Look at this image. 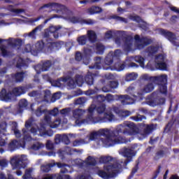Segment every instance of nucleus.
I'll use <instances>...</instances> for the list:
<instances>
[{
  "label": "nucleus",
  "instance_id": "1",
  "mask_svg": "<svg viewBox=\"0 0 179 179\" xmlns=\"http://www.w3.org/2000/svg\"><path fill=\"white\" fill-rule=\"evenodd\" d=\"M100 136H105L106 138H100L99 141L101 142L104 148H110L114 146V145H121L122 143H125V138L124 137H118L115 139H109L108 136V129H101L96 131H94L90 134V141H94Z\"/></svg>",
  "mask_w": 179,
  "mask_h": 179
},
{
  "label": "nucleus",
  "instance_id": "2",
  "mask_svg": "<svg viewBox=\"0 0 179 179\" xmlns=\"http://www.w3.org/2000/svg\"><path fill=\"white\" fill-rule=\"evenodd\" d=\"M120 134H123V135H129L130 136L132 135H136L138 132L136 131V126L134 122H131L126 124H120L117 126L116 130H110L108 129V138L109 139H113V138H122V136H118Z\"/></svg>",
  "mask_w": 179,
  "mask_h": 179
},
{
  "label": "nucleus",
  "instance_id": "3",
  "mask_svg": "<svg viewBox=\"0 0 179 179\" xmlns=\"http://www.w3.org/2000/svg\"><path fill=\"white\" fill-rule=\"evenodd\" d=\"M121 152L122 156L127 158L125 161L120 160L115 164H111V165L107 166L106 170H110L111 169H121L123 167H127L128 163H131V162H132V159H134L136 155V152H135L134 148H131L124 147L122 148Z\"/></svg>",
  "mask_w": 179,
  "mask_h": 179
},
{
  "label": "nucleus",
  "instance_id": "4",
  "mask_svg": "<svg viewBox=\"0 0 179 179\" xmlns=\"http://www.w3.org/2000/svg\"><path fill=\"white\" fill-rule=\"evenodd\" d=\"M93 54V51L92 49L85 48L83 55L80 52H76L75 55V59L77 62H80L83 61L85 65H89L90 63V57Z\"/></svg>",
  "mask_w": 179,
  "mask_h": 179
},
{
  "label": "nucleus",
  "instance_id": "5",
  "mask_svg": "<svg viewBox=\"0 0 179 179\" xmlns=\"http://www.w3.org/2000/svg\"><path fill=\"white\" fill-rule=\"evenodd\" d=\"M143 80H147L152 82L153 83H157V85H164L167 83V75L162 74L157 76H150L148 74H144L142 76Z\"/></svg>",
  "mask_w": 179,
  "mask_h": 179
},
{
  "label": "nucleus",
  "instance_id": "6",
  "mask_svg": "<svg viewBox=\"0 0 179 179\" xmlns=\"http://www.w3.org/2000/svg\"><path fill=\"white\" fill-rule=\"evenodd\" d=\"M27 158L26 155H21V157H13L10 159V164L14 169H26L27 166Z\"/></svg>",
  "mask_w": 179,
  "mask_h": 179
},
{
  "label": "nucleus",
  "instance_id": "7",
  "mask_svg": "<svg viewBox=\"0 0 179 179\" xmlns=\"http://www.w3.org/2000/svg\"><path fill=\"white\" fill-rule=\"evenodd\" d=\"M159 33L161 36H163L165 38L169 40L173 45H175V47H179V43L176 41V40H177V36L176 34L163 28H160L159 29Z\"/></svg>",
  "mask_w": 179,
  "mask_h": 179
},
{
  "label": "nucleus",
  "instance_id": "8",
  "mask_svg": "<svg viewBox=\"0 0 179 179\" xmlns=\"http://www.w3.org/2000/svg\"><path fill=\"white\" fill-rule=\"evenodd\" d=\"M134 40L137 43H141L136 44V47L137 50H143L145 47H148V45H150V44L153 43V40H152V38H149L146 36H143L141 38V36L139 35L134 36Z\"/></svg>",
  "mask_w": 179,
  "mask_h": 179
},
{
  "label": "nucleus",
  "instance_id": "9",
  "mask_svg": "<svg viewBox=\"0 0 179 179\" xmlns=\"http://www.w3.org/2000/svg\"><path fill=\"white\" fill-rule=\"evenodd\" d=\"M108 166H111V164L104 166V169L108 172L104 170H98L96 172L97 176L103 179H111L114 178V177H116L117 173H115V169L119 168H112L110 170H107V167H108Z\"/></svg>",
  "mask_w": 179,
  "mask_h": 179
},
{
  "label": "nucleus",
  "instance_id": "10",
  "mask_svg": "<svg viewBox=\"0 0 179 179\" xmlns=\"http://www.w3.org/2000/svg\"><path fill=\"white\" fill-rule=\"evenodd\" d=\"M96 106H91L88 108V115L85 119L81 120V124H97L99 117H94Z\"/></svg>",
  "mask_w": 179,
  "mask_h": 179
},
{
  "label": "nucleus",
  "instance_id": "11",
  "mask_svg": "<svg viewBox=\"0 0 179 179\" xmlns=\"http://www.w3.org/2000/svg\"><path fill=\"white\" fill-rule=\"evenodd\" d=\"M34 87H36L34 83H29L24 86L15 87L13 90V93L15 96H22V94H24L27 92H29V90L34 89Z\"/></svg>",
  "mask_w": 179,
  "mask_h": 179
},
{
  "label": "nucleus",
  "instance_id": "12",
  "mask_svg": "<svg viewBox=\"0 0 179 179\" xmlns=\"http://www.w3.org/2000/svg\"><path fill=\"white\" fill-rule=\"evenodd\" d=\"M52 66V62L51 60H43L41 64H38L34 66V69L36 73H41L42 72H47Z\"/></svg>",
  "mask_w": 179,
  "mask_h": 179
},
{
  "label": "nucleus",
  "instance_id": "13",
  "mask_svg": "<svg viewBox=\"0 0 179 179\" xmlns=\"http://www.w3.org/2000/svg\"><path fill=\"white\" fill-rule=\"evenodd\" d=\"M61 36V27L52 26L49 28L48 31H45L44 37L49 38V37H53V38H58Z\"/></svg>",
  "mask_w": 179,
  "mask_h": 179
},
{
  "label": "nucleus",
  "instance_id": "14",
  "mask_svg": "<svg viewBox=\"0 0 179 179\" xmlns=\"http://www.w3.org/2000/svg\"><path fill=\"white\" fill-rule=\"evenodd\" d=\"M71 22L72 23H80V24H88V25H93L96 23V21L92 19H87L85 20L80 17H72L71 18Z\"/></svg>",
  "mask_w": 179,
  "mask_h": 179
},
{
  "label": "nucleus",
  "instance_id": "15",
  "mask_svg": "<svg viewBox=\"0 0 179 179\" xmlns=\"http://www.w3.org/2000/svg\"><path fill=\"white\" fill-rule=\"evenodd\" d=\"M88 50H92V54L95 52L99 55H103L104 54V51H106V46L101 43H96L92 46H90Z\"/></svg>",
  "mask_w": 179,
  "mask_h": 179
},
{
  "label": "nucleus",
  "instance_id": "16",
  "mask_svg": "<svg viewBox=\"0 0 179 179\" xmlns=\"http://www.w3.org/2000/svg\"><path fill=\"white\" fill-rule=\"evenodd\" d=\"M55 166H57L59 168H61L65 167V166L66 165L64 163L54 162L46 165L41 166V169L43 173H48L49 171H51V169H52V167H55Z\"/></svg>",
  "mask_w": 179,
  "mask_h": 179
},
{
  "label": "nucleus",
  "instance_id": "17",
  "mask_svg": "<svg viewBox=\"0 0 179 179\" xmlns=\"http://www.w3.org/2000/svg\"><path fill=\"white\" fill-rule=\"evenodd\" d=\"M154 90L155 85H153V83H148L144 87L141 92H138L136 94L134 95V97H135V99L142 97L143 93H150V92H153Z\"/></svg>",
  "mask_w": 179,
  "mask_h": 179
},
{
  "label": "nucleus",
  "instance_id": "18",
  "mask_svg": "<svg viewBox=\"0 0 179 179\" xmlns=\"http://www.w3.org/2000/svg\"><path fill=\"white\" fill-rule=\"evenodd\" d=\"M117 99L118 100H120V101H121V103L123 106H127L128 104H134V103H135V100L127 94L118 95Z\"/></svg>",
  "mask_w": 179,
  "mask_h": 179
},
{
  "label": "nucleus",
  "instance_id": "19",
  "mask_svg": "<svg viewBox=\"0 0 179 179\" xmlns=\"http://www.w3.org/2000/svg\"><path fill=\"white\" fill-rule=\"evenodd\" d=\"M83 114H85V110L82 109H76L73 111V117L76 120V123L78 124V125H82V124H86L82 123V121L80 122L79 120L82 118Z\"/></svg>",
  "mask_w": 179,
  "mask_h": 179
},
{
  "label": "nucleus",
  "instance_id": "20",
  "mask_svg": "<svg viewBox=\"0 0 179 179\" xmlns=\"http://www.w3.org/2000/svg\"><path fill=\"white\" fill-rule=\"evenodd\" d=\"M61 47V43L58 42H50L46 44L48 52H54V51H58V50H60Z\"/></svg>",
  "mask_w": 179,
  "mask_h": 179
},
{
  "label": "nucleus",
  "instance_id": "21",
  "mask_svg": "<svg viewBox=\"0 0 179 179\" xmlns=\"http://www.w3.org/2000/svg\"><path fill=\"white\" fill-rule=\"evenodd\" d=\"M118 85V81H110L108 85L102 87V92L104 93H110L113 89H117Z\"/></svg>",
  "mask_w": 179,
  "mask_h": 179
},
{
  "label": "nucleus",
  "instance_id": "22",
  "mask_svg": "<svg viewBox=\"0 0 179 179\" xmlns=\"http://www.w3.org/2000/svg\"><path fill=\"white\" fill-rule=\"evenodd\" d=\"M62 142L66 145H69V138L66 135L56 134L55 137V143L59 145Z\"/></svg>",
  "mask_w": 179,
  "mask_h": 179
},
{
  "label": "nucleus",
  "instance_id": "23",
  "mask_svg": "<svg viewBox=\"0 0 179 179\" xmlns=\"http://www.w3.org/2000/svg\"><path fill=\"white\" fill-rule=\"evenodd\" d=\"M134 43V38L131 36H127L124 38V47L125 51L127 52H131L132 51V45Z\"/></svg>",
  "mask_w": 179,
  "mask_h": 179
},
{
  "label": "nucleus",
  "instance_id": "24",
  "mask_svg": "<svg viewBox=\"0 0 179 179\" xmlns=\"http://www.w3.org/2000/svg\"><path fill=\"white\" fill-rule=\"evenodd\" d=\"M11 78L15 83H22L24 80V72L22 71L11 74Z\"/></svg>",
  "mask_w": 179,
  "mask_h": 179
},
{
  "label": "nucleus",
  "instance_id": "25",
  "mask_svg": "<svg viewBox=\"0 0 179 179\" xmlns=\"http://www.w3.org/2000/svg\"><path fill=\"white\" fill-rule=\"evenodd\" d=\"M114 120V115L112 113H105L103 117H98V122H110Z\"/></svg>",
  "mask_w": 179,
  "mask_h": 179
},
{
  "label": "nucleus",
  "instance_id": "26",
  "mask_svg": "<svg viewBox=\"0 0 179 179\" xmlns=\"http://www.w3.org/2000/svg\"><path fill=\"white\" fill-rule=\"evenodd\" d=\"M96 74L88 72L85 77V82L88 86H92L94 84V79H96Z\"/></svg>",
  "mask_w": 179,
  "mask_h": 179
},
{
  "label": "nucleus",
  "instance_id": "27",
  "mask_svg": "<svg viewBox=\"0 0 179 179\" xmlns=\"http://www.w3.org/2000/svg\"><path fill=\"white\" fill-rule=\"evenodd\" d=\"M63 82H67V86L70 89H75L76 87V81L71 76H66L63 78Z\"/></svg>",
  "mask_w": 179,
  "mask_h": 179
},
{
  "label": "nucleus",
  "instance_id": "28",
  "mask_svg": "<svg viewBox=\"0 0 179 179\" xmlns=\"http://www.w3.org/2000/svg\"><path fill=\"white\" fill-rule=\"evenodd\" d=\"M101 57H96L94 58L95 63L90 66V69H101Z\"/></svg>",
  "mask_w": 179,
  "mask_h": 179
},
{
  "label": "nucleus",
  "instance_id": "29",
  "mask_svg": "<svg viewBox=\"0 0 179 179\" xmlns=\"http://www.w3.org/2000/svg\"><path fill=\"white\" fill-rule=\"evenodd\" d=\"M38 136H45V135L51 136L48 134V131L45 130V124L41 123L40 127H38Z\"/></svg>",
  "mask_w": 179,
  "mask_h": 179
},
{
  "label": "nucleus",
  "instance_id": "30",
  "mask_svg": "<svg viewBox=\"0 0 179 179\" xmlns=\"http://www.w3.org/2000/svg\"><path fill=\"white\" fill-rule=\"evenodd\" d=\"M11 94H12L10 92H8L6 91V89L3 88L0 92V99H1V100H4L5 101H8V100H10Z\"/></svg>",
  "mask_w": 179,
  "mask_h": 179
},
{
  "label": "nucleus",
  "instance_id": "31",
  "mask_svg": "<svg viewBox=\"0 0 179 179\" xmlns=\"http://www.w3.org/2000/svg\"><path fill=\"white\" fill-rule=\"evenodd\" d=\"M159 51V48L155 45H150L146 48L145 52L148 54L149 57H153Z\"/></svg>",
  "mask_w": 179,
  "mask_h": 179
},
{
  "label": "nucleus",
  "instance_id": "32",
  "mask_svg": "<svg viewBox=\"0 0 179 179\" xmlns=\"http://www.w3.org/2000/svg\"><path fill=\"white\" fill-rule=\"evenodd\" d=\"M166 156V151L163 150H159L157 151L153 157L154 162H159L160 159H163Z\"/></svg>",
  "mask_w": 179,
  "mask_h": 179
},
{
  "label": "nucleus",
  "instance_id": "33",
  "mask_svg": "<svg viewBox=\"0 0 179 179\" xmlns=\"http://www.w3.org/2000/svg\"><path fill=\"white\" fill-rule=\"evenodd\" d=\"M7 10H8V12H11L12 13H15V15H20V13H24V12H26L24 9L23 8L16 9L12 5H9L7 7Z\"/></svg>",
  "mask_w": 179,
  "mask_h": 179
},
{
  "label": "nucleus",
  "instance_id": "34",
  "mask_svg": "<svg viewBox=\"0 0 179 179\" xmlns=\"http://www.w3.org/2000/svg\"><path fill=\"white\" fill-rule=\"evenodd\" d=\"M87 12L90 15H96L97 13H101L103 12V9L99 6H92L87 9Z\"/></svg>",
  "mask_w": 179,
  "mask_h": 179
},
{
  "label": "nucleus",
  "instance_id": "35",
  "mask_svg": "<svg viewBox=\"0 0 179 179\" xmlns=\"http://www.w3.org/2000/svg\"><path fill=\"white\" fill-rule=\"evenodd\" d=\"M113 68L115 71H118L119 72L124 71V69H125V64L121 63L120 59H117V62L115 63Z\"/></svg>",
  "mask_w": 179,
  "mask_h": 179
},
{
  "label": "nucleus",
  "instance_id": "36",
  "mask_svg": "<svg viewBox=\"0 0 179 179\" xmlns=\"http://www.w3.org/2000/svg\"><path fill=\"white\" fill-rule=\"evenodd\" d=\"M87 40L90 41L91 43H94L96 40L97 39V35L96 34V32L94 31L90 30L87 31Z\"/></svg>",
  "mask_w": 179,
  "mask_h": 179
},
{
  "label": "nucleus",
  "instance_id": "37",
  "mask_svg": "<svg viewBox=\"0 0 179 179\" xmlns=\"http://www.w3.org/2000/svg\"><path fill=\"white\" fill-rule=\"evenodd\" d=\"M47 112V108H44V106H40L35 110V115H36V117H41L43 114H46Z\"/></svg>",
  "mask_w": 179,
  "mask_h": 179
},
{
  "label": "nucleus",
  "instance_id": "38",
  "mask_svg": "<svg viewBox=\"0 0 179 179\" xmlns=\"http://www.w3.org/2000/svg\"><path fill=\"white\" fill-rule=\"evenodd\" d=\"M0 51L1 52V56L3 58H7L8 57H10V55H12V52H10V51H8V50H6V46L5 45L0 46Z\"/></svg>",
  "mask_w": 179,
  "mask_h": 179
},
{
  "label": "nucleus",
  "instance_id": "39",
  "mask_svg": "<svg viewBox=\"0 0 179 179\" xmlns=\"http://www.w3.org/2000/svg\"><path fill=\"white\" fill-rule=\"evenodd\" d=\"M8 149L10 152H13V150H16V149H19V141L17 140H13L8 144Z\"/></svg>",
  "mask_w": 179,
  "mask_h": 179
},
{
  "label": "nucleus",
  "instance_id": "40",
  "mask_svg": "<svg viewBox=\"0 0 179 179\" xmlns=\"http://www.w3.org/2000/svg\"><path fill=\"white\" fill-rule=\"evenodd\" d=\"M52 6H55V8H64V6H62L58 3H48L44 4L43 6H41L39 8V10H42V9H44L45 8H51Z\"/></svg>",
  "mask_w": 179,
  "mask_h": 179
},
{
  "label": "nucleus",
  "instance_id": "41",
  "mask_svg": "<svg viewBox=\"0 0 179 179\" xmlns=\"http://www.w3.org/2000/svg\"><path fill=\"white\" fill-rule=\"evenodd\" d=\"M85 164L87 166H94L96 164H97V161H96V159L92 156H88L85 159Z\"/></svg>",
  "mask_w": 179,
  "mask_h": 179
},
{
  "label": "nucleus",
  "instance_id": "42",
  "mask_svg": "<svg viewBox=\"0 0 179 179\" xmlns=\"http://www.w3.org/2000/svg\"><path fill=\"white\" fill-rule=\"evenodd\" d=\"M75 80L76 85H78V86H79L80 87L83 85V83H85V78L82 75H76Z\"/></svg>",
  "mask_w": 179,
  "mask_h": 179
},
{
  "label": "nucleus",
  "instance_id": "43",
  "mask_svg": "<svg viewBox=\"0 0 179 179\" xmlns=\"http://www.w3.org/2000/svg\"><path fill=\"white\" fill-rule=\"evenodd\" d=\"M138 79V74L135 73H130L126 74L125 80L126 82H132V80H136Z\"/></svg>",
  "mask_w": 179,
  "mask_h": 179
},
{
  "label": "nucleus",
  "instance_id": "44",
  "mask_svg": "<svg viewBox=\"0 0 179 179\" xmlns=\"http://www.w3.org/2000/svg\"><path fill=\"white\" fill-rule=\"evenodd\" d=\"M153 131H155V124H147L145 128L143 129L145 135H150Z\"/></svg>",
  "mask_w": 179,
  "mask_h": 179
},
{
  "label": "nucleus",
  "instance_id": "45",
  "mask_svg": "<svg viewBox=\"0 0 179 179\" xmlns=\"http://www.w3.org/2000/svg\"><path fill=\"white\" fill-rule=\"evenodd\" d=\"M155 68L159 71H167V63L166 62L155 63Z\"/></svg>",
  "mask_w": 179,
  "mask_h": 179
},
{
  "label": "nucleus",
  "instance_id": "46",
  "mask_svg": "<svg viewBox=\"0 0 179 179\" xmlns=\"http://www.w3.org/2000/svg\"><path fill=\"white\" fill-rule=\"evenodd\" d=\"M114 61H115L114 57L113 56L112 54L109 52L105 58L106 65H108V66L112 65Z\"/></svg>",
  "mask_w": 179,
  "mask_h": 179
},
{
  "label": "nucleus",
  "instance_id": "47",
  "mask_svg": "<svg viewBox=\"0 0 179 179\" xmlns=\"http://www.w3.org/2000/svg\"><path fill=\"white\" fill-rule=\"evenodd\" d=\"M11 131L14 132V134L16 136V138L22 137V133H20V131L17 129V123L15 122V124L12 126Z\"/></svg>",
  "mask_w": 179,
  "mask_h": 179
},
{
  "label": "nucleus",
  "instance_id": "48",
  "mask_svg": "<svg viewBox=\"0 0 179 179\" xmlns=\"http://www.w3.org/2000/svg\"><path fill=\"white\" fill-rule=\"evenodd\" d=\"M178 105L179 103H176L174 108H173V110L172 109L173 108V99H171L170 100V106H169V108L167 111V113L168 114H170V113H171V111H173V113H177V111L178 110Z\"/></svg>",
  "mask_w": 179,
  "mask_h": 179
},
{
  "label": "nucleus",
  "instance_id": "49",
  "mask_svg": "<svg viewBox=\"0 0 179 179\" xmlns=\"http://www.w3.org/2000/svg\"><path fill=\"white\" fill-rule=\"evenodd\" d=\"M134 61L140 64V66L143 68L145 66V58L141 55L134 57Z\"/></svg>",
  "mask_w": 179,
  "mask_h": 179
},
{
  "label": "nucleus",
  "instance_id": "50",
  "mask_svg": "<svg viewBox=\"0 0 179 179\" xmlns=\"http://www.w3.org/2000/svg\"><path fill=\"white\" fill-rule=\"evenodd\" d=\"M77 41L80 45H85L87 43V36L83 35L78 38Z\"/></svg>",
  "mask_w": 179,
  "mask_h": 179
},
{
  "label": "nucleus",
  "instance_id": "51",
  "mask_svg": "<svg viewBox=\"0 0 179 179\" xmlns=\"http://www.w3.org/2000/svg\"><path fill=\"white\" fill-rule=\"evenodd\" d=\"M31 173H33V169L29 168L25 170V173L22 176L23 179H31Z\"/></svg>",
  "mask_w": 179,
  "mask_h": 179
},
{
  "label": "nucleus",
  "instance_id": "52",
  "mask_svg": "<svg viewBox=\"0 0 179 179\" xmlns=\"http://www.w3.org/2000/svg\"><path fill=\"white\" fill-rule=\"evenodd\" d=\"M45 48V43L43 41H39L36 44V48L38 51H43Z\"/></svg>",
  "mask_w": 179,
  "mask_h": 179
},
{
  "label": "nucleus",
  "instance_id": "53",
  "mask_svg": "<svg viewBox=\"0 0 179 179\" xmlns=\"http://www.w3.org/2000/svg\"><path fill=\"white\" fill-rule=\"evenodd\" d=\"M166 61V55L163 54H159L155 57V64H158L160 62H165Z\"/></svg>",
  "mask_w": 179,
  "mask_h": 179
},
{
  "label": "nucleus",
  "instance_id": "54",
  "mask_svg": "<svg viewBox=\"0 0 179 179\" xmlns=\"http://www.w3.org/2000/svg\"><path fill=\"white\" fill-rule=\"evenodd\" d=\"M93 99L94 101H96L97 103H104V101L107 100V98L103 95H96V96H94Z\"/></svg>",
  "mask_w": 179,
  "mask_h": 179
},
{
  "label": "nucleus",
  "instance_id": "55",
  "mask_svg": "<svg viewBox=\"0 0 179 179\" xmlns=\"http://www.w3.org/2000/svg\"><path fill=\"white\" fill-rule=\"evenodd\" d=\"M131 120H133V121H135L136 122H139L142 121L143 120H146V116L141 115H137L136 116H131Z\"/></svg>",
  "mask_w": 179,
  "mask_h": 179
},
{
  "label": "nucleus",
  "instance_id": "56",
  "mask_svg": "<svg viewBox=\"0 0 179 179\" xmlns=\"http://www.w3.org/2000/svg\"><path fill=\"white\" fill-rule=\"evenodd\" d=\"M155 102L157 106H163V104H166V98L157 96L155 97Z\"/></svg>",
  "mask_w": 179,
  "mask_h": 179
},
{
  "label": "nucleus",
  "instance_id": "57",
  "mask_svg": "<svg viewBox=\"0 0 179 179\" xmlns=\"http://www.w3.org/2000/svg\"><path fill=\"white\" fill-rule=\"evenodd\" d=\"M85 103H86V98L80 97L75 101L74 104L76 106H85Z\"/></svg>",
  "mask_w": 179,
  "mask_h": 179
},
{
  "label": "nucleus",
  "instance_id": "58",
  "mask_svg": "<svg viewBox=\"0 0 179 179\" xmlns=\"http://www.w3.org/2000/svg\"><path fill=\"white\" fill-rule=\"evenodd\" d=\"M41 29H43V25H38L29 34V36L34 38V37H36L37 31H38V30H41Z\"/></svg>",
  "mask_w": 179,
  "mask_h": 179
},
{
  "label": "nucleus",
  "instance_id": "59",
  "mask_svg": "<svg viewBox=\"0 0 179 179\" xmlns=\"http://www.w3.org/2000/svg\"><path fill=\"white\" fill-rule=\"evenodd\" d=\"M138 170H139V162H138L135 166L132 169L130 176H129V179H131L135 176L136 173H138Z\"/></svg>",
  "mask_w": 179,
  "mask_h": 179
},
{
  "label": "nucleus",
  "instance_id": "60",
  "mask_svg": "<svg viewBox=\"0 0 179 179\" xmlns=\"http://www.w3.org/2000/svg\"><path fill=\"white\" fill-rule=\"evenodd\" d=\"M159 89L162 94H167V83L160 85Z\"/></svg>",
  "mask_w": 179,
  "mask_h": 179
},
{
  "label": "nucleus",
  "instance_id": "61",
  "mask_svg": "<svg viewBox=\"0 0 179 179\" xmlns=\"http://www.w3.org/2000/svg\"><path fill=\"white\" fill-rule=\"evenodd\" d=\"M96 111L98 114H103L106 111V104H101L99 106L96 107Z\"/></svg>",
  "mask_w": 179,
  "mask_h": 179
},
{
  "label": "nucleus",
  "instance_id": "62",
  "mask_svg": "<svg viewBox=\"0 0 179 179\" xmlns=\"http://www.w3.org/2000/svg\"><path fill=\"white\" fill-rule=\"evenodd\" d=\"M109 53H110L113 55L115 59H120V57L121 55V50L117 49V50H115L114 52H110Z\"/></svg>",
  "mask_w": 179,
  "mask_h": 179
},
{
  "label": "nucleus",
  "instance_id": "63",
  "mask_svg": "<svg viewBox=\"0 0 179 179\" xmlns=\"http://www.w3.org/2000/svg\"><path fill=\"white\" fill-rule=\"evenodd\" d=\"M141 22L142 23L138 24V27H140V29H142V30H143L144 31H148V30H149V25L146 22H144V21H141Z\"/></svg>",
  "mask_w": 179,
  "mask_h": 179
},
{
  "label": "nucleus",
  "instance_id": "64",
  "mask_svg": "<svg viewBox=\"0 0 179 179\" xmlns=\"http://www.w3.org/2000/svg\"><path fill=\"white\" fill-rule=\"evenodd\" d=\"M55 178H57V174L55 173H52V174L47 173L43 178V179H55Z\"/></svg>",
  "mask_w": 179,
  "mask_h": 179
}]
</instances>
